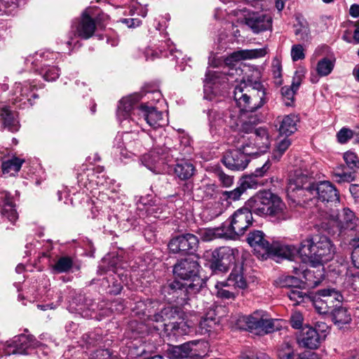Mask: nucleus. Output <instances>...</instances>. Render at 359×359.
<instances>
[{"label":"nucleus","instance_id":"412c9836","mask_svg":"<svg viewBox=\"0 0 359 359\" xmlns=\"http://www.w3.org/2000/svg\"><path fill=\"white\" fill-rule=\"evenodd\" d=\"M39 344V341H36L33 336L20 334L14 337L10 346L14 348L12 351L13 354H27L29 348H36Z\"/></svg>","mask_w":359,"mask_h":359},{"label":"nucleus","instance_id":"49530a36","mask_svg":"<svg viewBox=\"0 0 359 359\" xmlns=\"http://www.w3.org/2000/svg\"><path fill=\"white\" fill-rule=\"evenodd\" d=\"M291 58L293 62L302 60L305 58V48L302 44H294L291 48Z\"/></svg>","mask_w":359,"mask_h":359},{"label":"nucleus","instance_id":"a18cd8bd","mask_svg":"<svg viewBox=\"0 0 359 359\" xmlns=\"http://www.w3.org/2000/svg\"><path fill=\"white\" fill-rule=\"evenodd\" d=\"M159 159L158 155H156L154 151H150L142 156V161L148 169L154 171L156 170V164L158 162Z\"/></svg>","mask_w":359,"mask_h":359},{"label":"nucleus","instance_id":"09e8293b","mask_svg":"<svg viewBox=\"0 0 359 359\" xmlns=\"http://www.w3.org/2000/svg\"><path fill=\"white\" fill-rule=\"evenodd\" d=\"M287 296L291 301L294 302V304L297 305L304 302L306 294L296 287L290 290Z\"/></svg>","mask_w":359,"mask_h":359},{"label":"nucleus","instance_id":"338daca9","mask_svg":"<svg viewBox=\"0 0 359 359\" xmlns=\"http://www.w3.org/2000/svg\"><path fill=\"white\" fill-rule=\"evenodd\" d=\"M355 175L354 172L338 174V183L341 182H351L354 180Z\"/></svg>","mask_w":359,"mask_h":359},{"label":"nucleus","instance_id":"ea45409f","mask_svg":"<svg viewBox=\"0 0 359 359\" xmlns=\"http://www.w3.org/2000/svg\"><path fill=\"white\" fill-rule=\"evenodd\" d=\"M230 286L231 285H229V283H227L226 280L217 282L215 285V289L217 290V297L222 299H233L235 297L233 292L224 288L226 287Z\"/></svg>","mask_w":359,"mask_h":359},{"label":"nucleus","instance_id":"f03ea898","mask_svg":"<svg viewBox=\"0 0 359 359\" xmlns=\"http://www.w3.org/2000/svg\"><path fill=\"white\" fill-rule=\"evenodd\" d=\"M297 254L304 262L316 267L332 259L334 245L327 236L321 235L306 237L301 242L299 248L273 242L271 255L291 259Z\"/></svg>","mask_w":359,"mask_h":359},{"label":"nucleus","instance_id":"69168bd1","mask_svg":"<svg viewBox=\"0 0 359 359\" xmlns=\"http://www.w3.org/2000/svg\"><path fill=\"white\" fill-rule=\"evenodd\" d=\"M193 345H196L195 341H190L180 345V347L182 348V352L183 354H184V358L187 357L189 354L191 353L193 351Z\"/></svg>","mask_w":359,"mask_h":359},{"label":"nucleus","instance_id":"c9c22d12","mask_svg":"<svg viewBox=\"0 0 359 359\" xmlns=\"http://www.w3.org/2000/svg\"><path fill=\"white\" fill-rule=\"evenodd\" d=\"M201 236L204 241H210L215 238H227L223 224L217 228H209L201 230Z\"/></svg>","mask_w":359,"mask_h":359},{"label":"nucleus","instance_id":"864d4df0","mask_svg":"<svg viewBox=\"0 0 359 359\" xmlns=\"http://www.w3.org/2000/svg\"><path fill=\"white\" fill-rule=\"evenodd\" d=\"M353 137V131L348 128H342L338 131V142L345 144Z\"/></svg>","mask_w":359,"mask_h":359},{"label":"nucleus","instance_id":"a211bd4d","mask_svg":"<svg viewBox=\"0 0 359 359\" xmlns=\"http://www.w3.org/2000/svg\"><path fill=\"white\" fill-rule=\"evenodd\" d=\"M323 337L318 331L309 326L304 327L297 337V343L303 348L316 349L319 347Z\"/></svg>","mask_w":359,"mask_h":359},{"label":"nucleus","instance_id":"4468645a","mask_svg":"<svg viewBox=\"0 0 359 359\" xmlns=\"http://www.w3.org/2000/svg\"><path fill=\"white\" fill-rule=\"evenodd\" d=\"M247 241L259 257L264 259L271 255L273 242L271 243L263 231L254 230L250 232Z\"/></svg>","mask_w":359,"mask_h":359},{"label":"nucleus","instance_id":"a878e982","mask_svg":"<svg viewBox=\"0 0 359 359\" xmlns=\"http://www.w3.org/2000/svg\"><path fill=\"white\" fill-rule=\"evenodd\" d=\"M95 29L94 20L88 15L87 11L83 12L81 22L76 27L78 36L88 39L93 35Z\"/></svg>","mask_w":359,"mask_h":359},{"label":"nucleus","instance_id":"72a5a7b5","mask_svg":"<svg viewBox=\"0 0 359 359\" xmlns=\"http://www.w3.org/2000/svg\"><path fill=\"white\" fill-rule=\"evenodd\" d=\"M194 165L189 161H182L177 163L175 168V173L181 180L190 179L195 173Z\"/></svg>","mask_w":359,"mask_h":359},{"label":"nucleus","instance_id":"e2e57ef3","mask_svg":"<svg viewBox=\"0 0 359 359\" xmlns=\"http://www.w3.org/2000/svg\"><path fill=\"white\" fill-rule=\"evenodd\" d=\"M241 123V126L240 128V131L242 133H245L246 134L252 135V133H254L255 130L256 128H254V126L252 124L251 121H242L240 118V123Z\"/></svg>","mask_w":359,"mask_h":359},{"label":"nucleus","instance_id":"9d476101","mask_svg":"<svg viewBox=\"0 0 359 359\" xmlns=\"http://www.w3.org/2000/svg\"><path fill=\"white\" fill-rule=\"evenodd\" d=\"M205 258L210 262V267L213 272H226L230 265L234 262L233 250L229 247H221L213 251H207Z\"/></svg>","mask_w":359,"mask_h":359},{"label":"nucleus","instance_id":"774afa93","mask_svg":"<svg viewBox=\"0 0 359 359\" xmlns=\"http://www.w3.org/2000/svg\"><path fill=\"white\" fill-rule=\"evenodd\" d=\"M349 191L354 198H359V184H352L349 186Z\"/></svg>","mask_w":359,"mask_h":359},{"label":"nucleus","instance_id":"6e6552de","mask_svg":"<svg viewBox=\"0 0 359 359\" xmlns=\"http://www.w3.org/2000/svg\"><path fill=\"white\" fill-rule=\"evenodd\" d=\"M313 172H310L306 168L295 170L288 181L287 196L295 201L296 196H299L298 191H306L311 193V191L313 189Z\"/></svg>","mask_w":359,"mask_h":359},{"label":"nucleus","instance_id":"5701e85b","mask_svg":"<svg viewBox=\"0 0 359 359\" xmlns=\"http://www.w3.org/2000/svg\"><path fill=\"white\" fill-rule=\"evenodd\" d=\"M267 53L266 48L257 49L239 50L232 53L226 60V64L231 62H238L243 60H252L265 56Z\"/></svg>","mask_w":359,"mask_h":359},{"label":"nucleus","instance_id":"2eb2a0df","mask_svg":"<svg viewBox=\"0 0 359 359\" xmlns=\"http://www.w3.org/2000/svg\"><path fill=\"white\" fill-rule=\"evenodd\" d=\"M198 239L191 233L178 236L170 240L168 248L173 253H191L198 247Z\"/></svg>","mask_w":359,"mask_h":359},{"label":"nucleus","instance_id":"4d7b16f0","mask_svg":"<svg viewBox=\"0 0 359 359\" xmlns=\"http://www.w3.org/2000/svg\"><path fill=\"white\" fill-rule=\"evenodd\" d=\"M204 197L210 199L215 197L217 192V187L215 184H206L203 187Z\"/></svg>","mask_w":359,"mask_h":359},{"label":"nucleus","instance_id":"ddd939ff","mask_svg":"<svg viewBox=\"0 0 359 359\" xmlns=\"http://www.w3.org/2000/svg\"><path fill=\"white\" fill-rule=\"evenodd\" d=\"M238 138L240 141H244V144H249L250 150L257 151L255 155L265 152L271 144L269 134L264 128H256L249 137L238 134Z\"/></svg>","mask_w":359,"mask_h":359},{"label":"nucleus","instance_id":"bf43d9fd","mask_svg":"<svg viewBox=\"0 0 359 359\" xmlns=\"http://www.w3.org/2000/svg\"><path fill=\"white\" fill-rule=\"evenodd\" d=\"M163 210L164 207L161 205H149L147 208L148 214L156 218L160 217Z\"/></svg>","mask_w":359,"mask_h":359},{"label":"nucleus","instance_id":"6ab92c4d","mask_svg":"<svg viewBox=\"0 0 359 359\" xmlns=\"http://www.w3.org/2000/svg\"><path fill=\"white\" fill-rule=\"evenodd\" d=\"M0 206L1 207V214L2 218H6L11 223L14 224L18 219V214L8 192L5 191L0 192Z\"/></svg>","mask_w":359,"mask_h":359},{"label":"nucleus","instance_id":"f3484780","mask_svg":"<svg viewBox=\"0 0 359 359\" xmlns=\"http://www.w3.org/2000/svg\"><path fill=\"white\" fill-rule=\"evenodd\" d=\"M271 197V192L269 191H261L250 198L245 203V207L252 211V213L259 215H267L269 210V201Z\"/></svg>","mask_w":359,"mask_h":359},{"label":"nucleus","instance_id":"de8ad7c7","mask_svg":"<svg viewBox=\"0 0 359 359\" xmlns=\"http://www.w3.org/2000/svg\"><path fill=\"white\" fill-rule=\"evenodd\" d=\"M18 6V0H0V10L6 14H12Z\"/></svg>","mask_w":359,"mask_h":359},{"label":"nucleus","instance_id":"2f4dec72","mask_svg":"<svg viewBox=\"0 0 359 359\" xmlns=\"http://www.w3.org/2000/svg\"><path fill=\"white\" fill-rule=\"evenodd\" d=\"M168 336L180 337L189 332V327L182 320L180 322L165 323L161 325Z\"/></svg>","mask_w":359,"mask_h":359},{"label":"nucleus","instance_id":"c85d7f7f","mask_svg":"<svg viewBox=\"0 0 359 359\" xmlns=\"http://www.w3.org/2000/svg\"><path fill=\"white\" fill-rule=\"evenodd\" d=\"M179 313L177 309L168 306L161 310L158 313H155L154 311L148 310L147 318L149 320L156 323H167L168 320L175 319Z\"/></svg>","mask_w":359,"mask_h":359},{"label":"nucleus","instance_id":"8fccbe9b","mask_svg":"<svg viewBox=\"0 0 359 359\" xmlns=\"http://www.w3.org/2000/svg\"><path fill=\"white\" fill-rule=\"evenodd\" d=\"M344 160L351 169L359 168V159L354 152L348 151L344 153Z\"/></svg>","mask_w":359,"mask_h":359},{"label":"nucleus","instance_id":"393cba45","mask_svg":"<svg viewBox=\"0 0 359 359\" xmlns=\"http://www.w3.org/2000/svg\"><path fill=\"white\" fill-rule=\"evenodd\" d=\"M267 215L276 217L278 220H285L289 217L286 206L278 196L271 193Z\"/></svg>","mask_w":359,"mask_h":359},{"label":"nucleus","instance_id":"0e129e2a","mask_svg":"<svg viewBox=\"0 0 359 359\" xmlns=\"http://www.w3.org/2000/svg\"><path fill=\"white\" fill-rule=\"evenodd\" d=\"M219 77V73L214 71H208L205 74V82L206 83H216L217 79Z\"/></svg>","mask_w":359,"mask_h":359},{"label":"nucleus","instance_id":"39448f33","mask_svg":"<svg viewBox=\"0 0 359 359\" xmlns=\"http://www.w3.org/2000/svg\"><path fill=\"white\" fill-rule=\"evenodd\" d=\"M270 163L266 162L262 168H257L253 175H248L241 179L238 186L231 191L222 192L221 199L231 203L241 199V196L248 189H256L259 184L256 177H262L270 168Z\"/></svg>","mask_w":359,"mask_h":359},{"label":"nucleus","instance_id":"9b49d317","mask_svg":"<svg viewBox=\"0 0 359 359\" xmlns=\"http://www.w3.org/2000/svg\"><path fill=\"white\" fill-rule=\"evenodd\" d=\"M241 321L245 324L246 329L250 331L257 330L269 334L277 329L275 323L278 320L270 318L267 313L262 310H257L249 316H243Z\"/></svg>","mask_w":359,"mask_h":359},{"label":"nucleus","instance_id":"f704fd0d","mask_svg":"<svg viewBox=\"0 0 359 359\" xmlns=\"http://www.w3.org/2000/svg\"><path fill=\"white\" fill-rule=\"evenodd\" d=\"M218 326V320L214 313L208 314L201 319L199 323L200 332L203 334L215 331Z\"/></svg>","mask_w":359,"mask_h":359},{"label":"nucleus","instance_id":"f8f14e48","mask_svg":"<svg viewBox=\"0 0 359 359\" xmlns=\"http://www.w3.org/2000/svg\"><path fill=\"white\" fill-rule=\"evenodd\" d=\"M337 292L334 290L324 289L318 291L313 297V304L316 310L320 313L331 314L333 316L332 321L337 324L335 312L337 306Z\"/></svg>","mask_w":359,"mask_h":359},{"label":"nucleus","instance_id":"7c9ffc66","mask_svg":"<svg viewBox=\"0 0 359 359\" xmlns=\"http://www.w3.org/2000/svg\"><path fill=\"white\" fill-rule=\"evenodd\" d=\"M0 121L11 132H16L19 129V122L15 114L7 107L0 109Z\"/></svg>","mask_w":359,"mask_h":359},{"label":"nucleus","instance_id":"7ed1b4c3","mask_svg":"<svg viewBox=\"0 0 359 359\" xmlns=\"http://www.w3.org/2000/svg\"><path fill=\"white\" fill-rule=\"evenodd\" d=\"M199 265L192 258H186L179 261L173 269L174 273L184 283H188L189 289L194 293L199 292L205 284L203 278L198 275Z\"/></svg>","mask_w":359,"mask_h":359},{"label":"nucleus","instance_id":"473e14b6","mask_svg":"<svg viewBox=\"0 0 359 359\" xmlns=\"http://www.w3.org/2000/svg\"><path fill=\"white\" fill-rule=\"evenodd\" d=\"M226 281L231 286L236 288L245 289L248 284L243 274V266L242 265H236Z\"/></svg>","mask_w":359,"mask_h":359},{"label":"nucleus","instance_id":"13d9d810","mask_svg":"<svg viewBox=\"0 0 359 359\" xmlns=\"http://www.w3.org/2000/svg\"><path fill=\"white\" fill-rule=\"evenodd\" d=\"M217 177L224 187H229L233 183V177L232 176L225 174L223 171H218L217 172Z\"/></svg>","mask_w":359,"mask_h":359},{"label":"nucleus","instance_id":"e433bc0d","mask_svg":"<svg viewBox=\"0 0 359 359\" xmlns=\"http://www.w3.org/2000/svg\"><path fill=\"white\" fill-rule=\"evenodd\" d=\"M73 266V259L70 257L64 256L60 257L54 264L52 265L51 269L54 273H67Z\"/></svg>","mask_w":359,"mask_h":359},{"label":"nucleus","instance_id":"5fc2aeb1","mask_svg":"<svg viewBox=\"0 0 359 359\" xmlns=\"http://www.w3.org/2000/svg\"><path fill=\"white\" fill-rule=\"evenodd\" d=\"M271 72L274 79H278L277 83H280V79L282 76V65L281 62L278 58H274L272 61Z\"/></svg>","mask_w":359,"mask_h":359},{"label":"nucleus","instance_id":"3c124183","mask_svg":"<svg viewBox=\"0 0 359 359\" xmlns=\"http://www.w3.org/2000/svg\"><path fill=\"white\" fill-rule=\"evenodd\" d=\"M83 297L79 294L78 297L74 298L69 303V309L71 312L82 313L85 306L81 302L83 300Z\"/></svg>","mask_w":359,"mask_h":359},{"label":"nucleus","instance_id":"20e7f679","mask_svg":"<svg viewBox=\"0 0 359 359\" xmlns=\"http://www.w3.org/2000/svg\"><path fill=\"white\" fill-rule=\"evenodd\" d=\"M252 211L246 207L241 208L223 223L228 239H236L243 236L252 224Z\"/></svg>","mask_w":359,"mask_h":359},{"label":"nucleus","instance_id":"c03bdc74","mask_svg":"<svg viewBox=\"0 0 359 359\" xmlns=\"http://www.w3.org/2000/svg\"><path fill=\"white\" fill-rule=\"evenodd\" d=\"M290 145L291 141L287 137H284L283 140H280L273 151V158L278 161Z\"/></svg>","mask_w":359,"mask_h":359},{"label":"nucleus","instance_id":"1a4fd4ad","mask_svg":"<svg viewBox=\"0 0 359 359\" xmlns=\"http://www.w3.org/2000/svg\"><path fill=\"white\" fill-rule=\"evenodd\" d=\"M35 88L36 86L29 81L15 83L12 88L13 103L22 109L32 107L35 103L34 100L39 97V95L34 92Z\"/></svg>","mask_w":359,"mask_h":359},{"label":"nucleus","instance_id":"4c0bfd02","mask_svg":"<svg viewBox=\"0 0 359 359\" xmlns=\"http://www.w3.org/2000/svg\"><path fill=\"white\" fill-rule=\"evenodd\" d=\"M24 160L18 157H13L2 163V170L4 173H11L14 175L21 168Z\"/></svg>","mask_w":359,"mask_h":359},{"label":"nucleus","instance_id":"6e6d98bb","mask_svg":"<svg viewBox=\"0 0 359 359\" xmlns=\"http://www.w3.org/2000/svg\"><path fill=\"white\" fill-rule=\"evenodd\" d=\"M300 283L299 278L294 276H285L281 278L280 285L284 287L296 288Z\"/></svg>","mask_w":359,"mask_h":359},{"label":"nucleus","instance_id":"4be33fe9","mask_svg":"<svg viewBox=\"0 0 359 359\" xmlns=\"http://www.w3.org/2000/svg\"><path fill=\"white\" fill-rule=\"evenodd\" d=\"M135 102L134 98L131 96L123 97L119 101L117 109V116L121 121L122 127L124 128H127L128 125L130 123V122L134 123V121L129 118V117Z\"/></svg>","mask_w":359,"mask_h":359},{"label":"nucleus","instance_id":"c756f323","mask_svg":"<svg viewBox=\"0 0 359 359\" xmlns=\"http://www.w3.org/2000/svg\"><path fill=\"white\" fill-rule=\"evenodd\" d=\"M343 219L338 223V228L341 229H349L353 231V234L359 233V219L355 217L353 211L348 208L343 210Z\"/></svg>","mask_w":359,"mask_h":359},{"label":"nucleus","instance_id":"37998d69","mask_svg":"<svg viewBox=\"0 0 359 359\" xmlns=\"http://www.w3.org/2000/svg\"><path fill=\"white\" fill-rule=\"evenodd\" d=\"M351 322V313L346 307L338 306V329L344 327Z\"/></svg>","mask_w":359,"mask_h":359},{"label":"nucleus","instance_id":"cd10ccee","mask_svg":"<svg viewBox=\"0 0 359 359\" xmlns=\"http://www.w3.org/2000/svg\"><path fill=\"white\" fill-rule=\"evenodd\" d=\"M277 121L279 124L280 133L288 136L297 130V123L299 121V118L295 114H289L282 117L278 116Z\"/></svg>","mask_w":359,"mask_h":359},{"label":"nucleus","instance_id":"0eeeda50","mask_svg":"<svg viewBox=\"0 0 359 359\" xmlns=\"http://www.w3.org/2000/svg\"><path fill=\"white\" fill-rule=\"evenodd\" d=\"M232 13L256 34L269 30L272 27V18L264 13H250L245 8L233 10Z\"/></svg>","mask_w":359,"mask_h":359},{"label":"nucleus","instance_id":"dca6fc26","mask_svg":"<svg viewBox=\"0 0 359 359\" xmlns=\"http://www.w3.org/2000/svg\"><path fill=\"white\" fill-rule=\"evenodd\" d=\"M162 291L165 296H170L168 298L170 302H177L179 299L184 302L189 299V294H194L189 289L188 283L177 280L168 282L163 287Z\"/></svg>","mask_w":359,"mask_h":359},{"label":"nucleus","instance_id":"aec40b11","mask_svg":"<svg viewBox=\"0 0 359 359\" xmlns=\"http://www.w3.org/2000/svg\"><path fill=\"white\" fill-rule=\"evenodd\" d=\"M139 110L144 120H145L150 126L156 128L165 124L163 114L155 107L142 104Z\"/></svg>","mask_w":359,"mask_h":359},{"label":"nucleus","instance_id":"f257e3e1","mask_svg":"<svg viewBox=\"0 0 359 359\" xmlns=\"http://www.w3.org/2000/svg\"><path fill=\"white\" fill-rule=\"evenodd\" d=\"M233 99L238 108L212 109L208 114L210 126L215 129L224 126L236 129L240 123L241 111H255L266 102V92L260 83L254 84L241 82L233 90Z\"/></svg>","mask_w":359,"mask_h":359},{"label":"nucleus","instance_id":"603ef678","mask_svg":"<svg viewBox=\"0 0 359 359\" xmlns=\"http://www.w3.org/2000/svg\"><path fill=\"white\" fill-rule=\"evenodd\" d=\"M344 285L345 287H351L354 291L359 292V273L346 274Z\"/></svg>","mask_w":359,"mask_h":359},{"label":"nucleus","instance_id":"052dcab7","mask_svg":"<svg viewBox=\"0 0 359 359\" xmlns=\"http://www.w3.org/2000/svg\"><path fill=\"white\" fill-rule=\"evenodd\" d=\"M303 323V316L299 312H294L290 318V323L292 327L295 329L299 328Z\"/></svg>","mask_w":359,"mask_h":359},{"label":"nucleus","instance_id":"bb28decb","mask_svg":"<svg viewBox=\"0 0 359 359\" xmlns=\"http://www.w3.org/2000/svg\"><path fill=\"white\" fill-rule=\"evenodd\" d=\"M302 75L296 72L290 86H283L281 88V94L287 107L292 106L294 102V96L302 81Z\"/></svg>","mask_w":359,"mask_h":359},{"label":"nucleus","instance_id":"79ce46f5","mask_svg":"<svg viewBox=\"0 0 359 359\" xmlns=\"http://www.w3.org/2000/svg\"><path fill=\"white\" fill-rule=\"evenodd\" d=\"M41 75L47 81L56 80L60 76V70L55 66H45L41 68Z\"/></svg>","mask_w":359,"mask_h":359},{"label":"nucleus","instance_id":"a19ab883","mask_svg":"<svg viewBox=\"0 0 359 359\" xmlns=\"http://www.w3.org/2000/svg\"><path fill=\"white\" fill-rule=\"evenodd\" d=\"M139 132L136 130L126 131L122 137L124 147L126 149H133L135 145L137 144Z\"/></svg>","mask_w":359,"mask_h":359},{"label":"nucleus","instance_id":"58836bf2","mask_svg":"<svg viewBox=\"0 0 359 359\" xmlns=\"http://www.w3.org/2000/svg\"><path fill=\"white\" fill-rule=\"evenodd\" d=\"M334 67V60L323 57L318 62L316 72L320 76H325L331 73Z\"/></svg>","mask_w":359,"mask_h":359},{"label":"nucleus","instance_id":"b1692460","mask_svg":"<svg viewBox=\"0 0 359 359\" xmlns=\"http://www.w3.org/2000/svg\"><path fill=\"white\" fill-rule=\"evenodd\" d=\"M334 186L329 181H322L317 184L313 183V189L311 194H316L322 201H332L334 196H337Z\"/></svg>","mask_w":359,"mask_h":359},{"label":"nucleus","instance_id":"423d86ee","mask_svg":"<svg viewBox=\"0 0 359 359\" xmlns=\"http://www.w3.org/2000/svg\"><path fill=\"white\" fill-rule=\"evenodd\" d=\"M236 149L226 152L222 161L225 166L233 170H244L250 161L248 156L255 155L257 151L250 150V145L244 144V141L238 140L235 144Z\"/></svg>","mask_w":359,"mask_h":359},{"label":"nucleus","instance_id":"680f3d73","mask_svg":"<svg viewBox=\"0 0 359 359\" xmlns=\"http://www.w3.org/2000/svg\"><path fill=\"white\" fill-rule=\"evenodd\" d=\"M180 346H172L168 350L169 357L171 359H178L184 358V354L182 352Z\"/></svg>","mask_w":359,"mask_h":359}]
</instances>
